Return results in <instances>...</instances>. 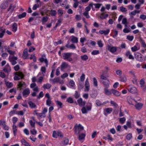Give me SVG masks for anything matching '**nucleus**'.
<instances>
[{
  "mask_svg": "<svg viewBox=\"0 0 146 146\" xmlns=\"http://www.w3.org/2000/svg\"><path fill=\"white\" fill-rule=\"evenodd\" d=\"M92 107V103L90 102H88L86 108L83 107L81 109V111L83 113H86L88 111L91 110Z\"/></svg>",
  "mask_w": 146,
  "mask_h": 146,
  "instance_id": "f257e3e1",
  "label": "nucleus"
},
{
  "mask_svg": "<svg viewBox=\"0 0 146 146\" xmlns=\"http://www.w3.org/2000/svg\"><path fill=\"white\" fill-rule=\"evenodd\" d=\"M74 132L76 135L79 134L80 132L84 130V127L80 124H76L74 127Z\"/></svg>",
  "mask_w": 146,
  "mask_h": 146,
  "instance_id": "f03ea898",
  "label": "nucleus"
},
{
  "mask_svg": "<svg viewBox=\"0 0 146 146\" xmlns=\"http://www.w3.org/2000/svg\"><path fill=\"white\" fill-rule=\"evenodd\" d=\"M72 54L71 53H64L62 54L63 58L64 60H67L69 62L72 61V59L70 57Z\"/></svg>",
  "mask_w": 146,
  "mask_h": 146,
  "instance_id": "7ed1b4c3",
  "label": "nucleus"
},
{
  "mask_svg": "<svg viewBox=\"0 0 146 146\" xmlns=\"http://www.w3.org/2000/svg\"><path fill=\"white\" fill-rule=\"evenodd\" d=\"M24 76V75L21 72H17L16 73L15 76H14L15 80H18L23 78Z\"/></svg>",
  "mask_w": 146,
  "mask_h": 146,
  "instance_id": "20e7f679",
  "label": "nucleus"
},
{
  "mask_svg": "<svg viewBox=\"0 0 146 146\" xmlns=\"http://www.w3.org/2000/svg\"><path fill=\"white\" fill-rule=\"evenodd\" d=\"M106 48L108 51L112 53L115 52L117 50L116 47L113 46L109 44L107 45Z\"/></svg>",
  "mask_w": 146,
  "mask_h": 146,
  "instance_id": "39448f33",
  "label": "nucleus"
},
{
  "mask_svg": "<svg viewBox=\"0 0 146 146\" xmlns=\"http://www.w3.org/2000/svg\"><path fill=\"white\" fill-rule=\"evenodd\" d=\"M17 58L15 56H13L11 57H10L9 58V60L13 65H14L17 63V62L16 61V60H17Z\"/></svg>",
  "mask_w": 146,
  "mask_h": 146,
  "instance_id": "423d86ee",
  "label": "nucleus"
},
{
  "mask_svg": "<svg viewBox=\"0 0 146 146\" xmlns=\"http://www.w3.org/2000/svg\"><path fill=\"white\" fill-rule=\"evenodd\" d=\"M127 89L129 92L132 94L135 93L137 92V89L134 87L132 86L130 87V86H128L127 87Z\"/></svg>",
  "mask_w": 146,
  "mask_h": 146,
  "instance_id": "0eeeda50",
  "label": "nucleus"
},
{
  "mask_svg": "<svg viewBox=\"0 0 146 146\" xmlns=\"http://www.w3.org/2000/svg\"><path fill=\"white\" fill-rule=\"evenodd\" d=\"M85 88L84 91L85 92L88 91L90 90V84L88 78L86 79L85 81Z\"/></svg>",
  "mask_w": 146,
  "mask_h": 146,
  "instance_id": "6e6552de",
  "label": "nucleus"
},
{
  "mask_svg": "<svg viewBox=\"0 0 146 146\" xmlns=\"http://www.w3.org/2000/svg\"><path fill=\"white\" fill-rule=\"evenodd\" d=\"M78 105L80 106H84L85 105L86 102L85 101H83L82 98H80L77 100Z\"/></svg>",
  "mask_w": 146,
  "mask_h": 146,
  "instance_id": "1a4fd4ad",
  "label": "nucleus"
},
{
  "mask_svg": "<svg viewBox=\"0 0 146 146\" xmlns=\"http://www.w3.org/2000/svg\"><path fill=\"white\" fill-rule=\"evenodd\" d=\"M16 7L15 5H13L12 4H11L8 9L7 11H10L11 13L14 11L15 8Z\"/></svg>",
  "mask_w": 146,
  "mask_h": 146,
  "instance_id": "9d476101",
  "label": "nucleus"
},
{
  "mask_svg": "<svg viewBox=\"0 0 146 146\" xmlns=\"http://www.w3.org/2000/svg\"><path fill=\"white\" fill-rule=\"evenodd\" d=\"M136 58L140 62H142L144 60L141 54L139 53H138V54L136 55Z\"/></svg>",
  "mask_w": 146,
  "mask_h": 146,
  "instance_id": "9b49d317",
  "label": "nucleus"
},
{
  "mask_svg": "<svg viewBox=\"0 0 146 146\" xmlns=\"http://www.w3.org/2000/svg\"><path fill=\"white\" fill-rule=\"evenodd\" d=\"M111 91L112 93H113V94L115 96H119L121 94V93L120 92L114 89H111Z\"/></svg>",
  "mask_w": 146,
  "mask_h": 146,
  "instance_id": "f8f14e48",
  "label": "nucleus"
},
{
  "mask_svg": "<svg viewBox=\"0 0 146 146\" xmlns=\"http://www.w3.org/2000/svg\"><path fill=\"white\" fill-rule=\"evenodd\" d=\"M110 32V30L108 29H107V30H100L99 31V33L100 34H104L105 35H107Z\"/></svg>",
  "mask_w": 146,
  "mask_h": 146,
  "instance_id": "ddd939ff",
  "label": "nucleus"
},
{
  "mask_svg": "<svg viewBox=\"0 0 146 146\" xmlns=\"http://www.w3.org/2000/svg\"><path fill=\"white\" fill-rule=\"evenodd\" d=\"M94 5L95 8L96 9H99L100 8V7L102 5L100 3H97V4H93L92 3H91L89 4V6L91 7H92L93 5Z\"/></svg>",
  "mask_w": 146,
  "mask_h": 146,
  "instance_id": "4468645a",
  "label": "nucleus"
},
{
  "mask_svg": "<svg viewBox=\"0 0 146 146\" xmlns=\"http://www.w3.org/2000/svg\"><path fill=\"white\" fill-rule=\"evenodd\" d=\"M127 101L128 102L129 104H133V102L134 100L132 99L131 96H128L127 97ZM135 102H136L137 101L135 100H134Z\"/></svg>",
  "mask_w": 146,
  "mask_h": 146,
  "instance_id": "2eb2a0df",
  "label": "nucleus"
},
{
  "mask_svg": "<svg viewBox=\"0 0 146 146\" xmlns=\"http://www.w3.org/2000/svg\"><path fill=\"white\" fill-rule=\"evenodd\" d=\"M71 41L72 43H77L78 41V38L76 37L72 36H71Z\"/></svg>",
  "mask_w": 146,
  "mask_h": 146,
  "instance_id": "dca6fc26",
  "label": "nucleus"
},
{
  "mask_svg": "<svg viewBox=\"0 0 146 146\" xmlns=\"http://www.w3.org/2000/svg\"><path fill=\"white\" fill-rule=\"evenodd\" d=\"M68 64L67 63H66L65 62H63L62 65H61V70H62L63 69H66L67 68L68 66Z\"/></svg>",
  "mask_w": 146,
  "mask_h": 146,
  "instance_id": "f3484780",
  "label": "nucleus"
},
{
  "mask_svg": "<svg viewBox=\"0 0 146 146\" xmlns=\"http://www.w3.org/2000/svg\"><path fill=\"white\" fill-rule=\"evenodd\" d=\"M8 5V3L7 1L3 3L1 6V8L3 9H5L7 7Z\"/></svg>",
  "mask_w": 146,
  "mask_h": 146,
  "instance_id": "a211bd4d",
  "label": "nucleus"
},
{
  "mask_svg": "<svg viewBox=\"0 0 146 146\" xmlns=\"http://www.w3.org/2000/svg\"><path fill=\"white\" fill-rule=\"evenodd\" d=\"M30 93V91L28 88L25 89L23 92V96L26 95H29Z\"/></svg>",
  "mask_w": 146,
  "mask_h": 146,
  "instance_id": "6ab92c4d",
  "label": "nucleus"
},
{
  "mask_svg": "<svg viewBox=\"0 0 146 146\" xmlns=\"http://www.w3.org/2000/svg\"><path fill=\"white\" fill-rule=\"evenodd\" d=\"M143 106V104L141 103H138L137 102L136 104L135 105V107L137 110L141 109Z\"/></svg>",
  "mask_w": 146,
  "mask_h": 146,
  "instance_id": "aec40b11",
  "label": "nucleus"
},
{
  "mask_svg": "<svg viewBox=\"0 0 146 146\" xmlns=\"http://www.w3.org/2000/svg\"><path fill=\"white\" fill-rule=\"evenodd\" d=\"M51 87V85L49 84H44L43 88L44 89H49Z\"/></svg>",
  "mask_w": 146,
  "mask_h": 146,
  "instance_id": "412c9836",
  "label": "nucleus"
},
{
  "mask_svg": "<svg viewBox=\"0 0 146 146\" xmlns=\"http://www.w3.org/2000/svg\"><path fill=\"white\" fill-rule=\"evenodd\" d=\"M39 60L41 62H43V61H44V62L46 63V67L48 66V61L47 59H44L42 57V58H39Z\"/></svg>",
  "mask_w": 146,
  "mask_h": 146,
  "instance_id": "4be33fe9",
  "label": "nucleus"
},
{
  "mask_svg": "<svg viewBox=\"0 0 146 146\" xmlns=\"http://www.w3.org/2000/svg\"><path fill=\"white\" fill-rule=\"evenodd\" d=\"M17 30V24L16 23H14L12 25V31L15 32Z\"/></svg>",
  "mask_w": 146,
  "mask_h": 146,
  "instance_id": "5701e85b",
  "label": "nucleus"
},
{
  "mask_svg": "<svg viewBox=\"0 0 146 146\" xmlns=\"http://www.w3.org/2000/svg\"><path fill=\"white\" fill-rule=\"evenodd\" d=\"M85 137V135L84 133H82L79 135L78 138L79 140L81 141L83 139H84Z\"/></svg>",
  "mask_w": 146,
  "mask_h": 146,
  "instance_id": "b1692460",
  "label": "nucleus"
},
{
  "mask_svg": "<svg viewBox=\"0 0 146 146\" xmlns=\"http://www.w3.org/2000/svg\"><path fill=\"white\" fill-rule=\"evenodd\" d=\"M21 141L22 144L24 145L25 146H31L24 139H22Z\"/></svg>",
  "mask_w": 146,
  "mask_h": 146,
  "instance_id": "393cba45",
  "label": "nucleus"
},
{
  "mask_svg": "<svg viewBox=\"0 0 146 146\" xmlns=\"http://www.w3.org/2000/svg\"><path fill=\"white\" fill-rule=\"evenodd\" d=\"M103 83L104 85L106 86V88H107L109 87L110 82L108 80H105Z\"/></svg>",
  "mask_w": 146,
  "mask_h": 146,
  "instance_id": "a878e982",
  "label": "nucleus"
},
{
  "mask_svg": "<svg viewBox=\"0 0 146 146\" xmlns=\"http://www.w3.org/2000/svg\"><path fill=\"white\" fill-rule=\"evenodd\" d=\"M5 84L6 86L8 88H10L12 87L13 86V84L12 83L9 82L5 81Z\"/></svg>",
  "mask_w": 146,
  "mask_h": 146,
  "instance_id": "bb28decb",
  "label": "nucleus"
},
{
  "mask_svg": "<svg viewBox=\"0 0 146 146\" xmlns=\"http://www.w3.org/2000/svg\"><path fill=\"white\" fill-rule=\"evenodd\" d=\"M139 49V47L135 45L131 48V50L133 52H135Z\"/></svg>",
  "mask_w": 146,
  "mask_h": 146,
  "instance_id": "cd10ccee",
  "label": "nucleus"
},
{
  "mask_svg": "<svg viewBox=\"0 0 146 146\" xmlns=\"http://www.w3.org/2000/svg\"><path fill=\"white\" fill-rule=\"evenodd\" d=\"M104 91L105 94L107 95H110L111 94L112 92L111 90L109 91L107 88H105Z\"/></svg>",
  "mask_w": 146,
  "mask_h": 146,
  "instance_id": "c85d7f7f",
  "label": "nucleus"
},
{
  "mask_svg": "<svg viewBox=\"0 0 146 146\" xmlns=\"http://www.w3.org/2000/svg\"><path fill=\"white\" fill-rule=\"evenodd\" d=\"M80 57L81 59L84 61H86L88 58V56L86 54L81 56Z\"/></svg>",
  "mask_w": 146,
  "mask_h": 146,
  "instance_id": "c756f323",
  "label": "nucleus"
},
{
  "mask_svg": "<svg viewBox=\"0 0 146 146\" xmlns=\"http://www.w3.org/2000/svg\"><path fill=\"white\" fill-rule=\"evenodd\" d=\"M28 104L31 108H35L36 106L35 104L32 101H30L29 102Z\"/></svg>",
  "mask_w": 146,
  "mask_h": 146,
  "instance_id": "7c9ffc66",
  "label": "nucleus"
},
{
  "mask_svg": "<svg viewBox=\"0 0 146 146\" xmlns=\"http://www.w3.org/2000/svg\"><path fill=\"white\" fill-rule=\"evenodd\" d=\"M68 84L71 87H75V83L72 80H70Z\"/></svg>",
  "mask_w": 146,
  "mask_h": 146,
  "instance_id": "2f4dec72",
  "label": "nucleus"
},
{
  "mask_svg": "<svg viewBox=\"0 0 146 146\" xmlns=\"http://www.w3.org/2000/svg\"><path fill=\"white\" fill-rule=\"evenodd\" d=\"M46 104L48 106H52V105L51 99H47L46 101Z\"/></svg>",
  "mask_w": 146,
  "mask_h": 146,
  "instance_id": "473e14b6",
  "label": "nucleus"
},
{
  "mask_svg": "<svg viewBox=\"0 0 146 146\" xmlns=\"http://www.w3.org/2000/svg\"><path fill=\"white\" fill-rule=\"evenodd\" d=\"M26 15V13L25 12H24L21 14L19 15H18L19 18L20 19L25 17Z\"/></svg>",
  "mask_w": 146,
  "mask_h": 146,
  "instance_id": "72a5a7b5",
  "label": "nucleus"
},
{
  "mask_svg": "<svg viewBox=\"0 0 146 146\" xmlns=\"http://www.w3.org/2000/svg\"><path fill=\"white\" fill-rule=\"evenodd\" d=\"M13 127L14 135L15 136L17 131V126L15 124H13Z\"/></svg>",
  "mask_w": 146,
  "mask_h": 146,
  "instance_id": "f704fd0d",
  "label": "nucleus"
},
{
  "mask_svg": "<svg viewBox=\"0 0 146 146\" xmlns=\"http://www.w3.org/2000/svg\"><path fill=\"white\" fill-rule=\"evenodd\" d=\"M50 81H52L54 83L58 82L60 81V80L58 78H55L51 80V79L50 80Z\"/></svg>",
  "mask_w": 146,
  "mask_h": 146,
  "instance_id": "c9c22d12",
  "label": "nucleus"
},
{
  "mask_svg": "<svg viewBox=\"0 0 146 146\" xmlns=\"http://www.w3.org/2000/svg\"><path fill=\"white\" fill-rule=\"evenodd\" d=\"M107 113H110L112 111V109L111 108H107L104 110Z\"/></svg>",
  "mask_w": 146,
  "mask_h": 146,
  "instance_id": "e433bc0d",
  "label": "nucleus"
},
{
  "mask_svg": "<svg viewBox=\"0 0 146 146\" xmlns=\"http://www.w3.org/2000/svg\"><path fill=\"white\" fill-rule=\"evenodd\" d=\"M25 83L23 82H20L19 83L18 85L19 88H20L21 89H22V87L24 85H25Z\"/></svg>",
  "mask_w": 146,
  "mask_h": 146,
  "instance_id": "4c0bfd02",
  "label": "nucleus"
},
{
  "mask_svg": "<svg viewBox=\"0 0 146 146\" xmlns=\"http://www.w3.org/2000/svg\"><path fill=\"white\" fill-rule=\"evenodd\" d=\"M8 50L7 51L9 53L10 55H13L16 54L15 52L14 51H12L10 50H9V47L7 48Z\"/></svg>",
  "mask_w": 146,
  "mask_h": 146,
  "instance_id": "58836bf2",
  "label": "nucleus"
},
{
  "mask_svg": "<svg viewBox=\"0 0 146 146\" xmlns=\"http://www.w3.org/2000/svg\"><path fill=\"white\" fill-rule=\"evenodd\" d=\"M48 17L47 16H45L43 17L42 19V22L43 23L47 22L48 21Z\"/></svg>",
  "mask_w": 146,
  "mask_h": 146,
  "instance_id": "ea45409f",
  "label": "nucleus"
},
{
  "mask_svg": "<svg viewBox=\"0 0 146 146\" xmlns=\"http://www.w3.org/2000/svg\"><path fill=\"white\" fill-rule=\"evenodd\" d=\"M36 115L38 116H39L40 117H45V115L43 113H36Z\"/></svg>",
  "mask_w": 146,
  "mask_h": 146,
  "instance_id": "a19ab883",
  "label": "nucleus"
},
{
  "mask_svg": "<svg viewBox=\"0 0 146 146\" xmlns=\"http://www.w3.org/2000/svg\"><path fill=\"white\" fill-rule=\"evenodd\" d=\"M67 101L70 103H73L74 102L72 99L70 97H69L67 99Z\"/></svg>",
  "mask_w": 146,
  "mask_h": 146,
  "instance_id": "79ce46f5",
  "label": "nucleus"
},
{
  "mask_svg": "<svg viewBox=\"0 0 146 146\" xmlns=\"http://www.w3.org/2000/svg\"><path fill=\"white\" fill-rule=\"evenodd\" d=\"M125 121V118L124 117L120 118L119 119V122L122 124L124 123Z\"/></svg>",
  "mask_w": 146,
  "mask_h": 146,
  "instance_id": "37998d69",
  "label": "nucleus"
},
{
  "mask_svg": "<svg viewBox=\"0 0 146 146\" xmlns=\"http://www.w3.org/2000/svg\"><path fill=\"white\" fill-rule=\"evenodd\" d=\"M127 38L129 40L131 41L133 38V36L128 35L127 36Z\"/></svg>",
  "mask_w": 146,
  "mask_h": 146,
  "instance_id": "c03bdc74",
  "label": "nucleus"
},
{
  "mask_svg": "<svg viewBox=\"0 0 146 146\" xmlns=\"http://www.w3.org/2000/svg\"><path fill=\"white\" fill-rule=\"evenodd\" d=\"M126 139L128 140H130L132 137V134L131 133L128 134L126 136Z\"/></svg>",
  "mask_w": 146,
  "mask_h": 146,
  "instance_id": "a18cd8bd",
  "label": "nucleus"
},
{
  "mask_svg": "<svg viewBox=\"0 0 146 146\" xmlns=\"http://www.w3.org/2000/svg\"><path fill=\"white\" fill-rule=\"evenodd\" d=\"M44 96V94L42 92H41L39 95L37 96L38 99H40V98Z\"/></svg>",
  "mask_w": 146,
  "mask_h": 146,
  "instance_id": "49530a36",
  "label": "nucleus"
},
{
  "mask_svg": "<svg viewBox=\"0 0 146 146\" xmlns=\"http://www.w3.org/2000/svg\"><path fill=\"white\" fill-rule=\"evenodd\" d=\"M103 14L102 13L101 14V15L100 17V18L102 19H105L108 16V14H106L104 16H103Z\"/></svg>",
  "mask_w": 146,
  "mask_h": 146,
  "instance_id": "de8ad7c7",
  "label": "nucleus"
},
{
  "mask_svg": "<svg viewBox=\"0 0 146 146\" xmlns=\"http://www.w3.org/2000/svg\"><path fill=\"white\" fill-rule=\"evenodd\" d=\"M93 55H96L99 53V51L98 50H94L91 53Z\"/></svg>",
  "mask_w": 146,
  "mask_h": 146,
  "instance_id": "09e8293b",
  "label": "nucleus"
},
{
  "mask_svg": "<svg viewBox=\"0 0 146 146\" xmlns=\"http://www.w3.org/2000/svg\"><path fill=\"white\" fill-rule=\"evenodd\" d=\"M52 136L54 138H57L58 137V132L56 133V131H54L52 134Z\"/></svg>",
  "mask_w": 146,
  "mask_h": 146,
  "instance_id": "8fccbe9b",
  "label": "nucleus"
},
{
  "mask_svg": "<svg viewBox=\"0 0 146 146\" xmlns=\"http://www.w3.org/2000/svg\"><path fill=\"white\" fill-rule=\"evenodd\" d=\"M30 132L33 135H36L37 133L35 129L31 130Z\"/></svg>",
  "mask_w": 146,
  "mask_h": 146,
  "instance_id": "3c124183",
  "label": "nucleus"
},
{
  "mask_svg": "<svg viewBox=\"0 0 146 146\" xmlns=\"http://www.w3.org/2000/svg\"><path fill=\"white\" fill-rule=\"evenodd\" d=\"M51 15L52 16H55L56 14L55 10H52L50 11Z\"/></svg>",
  "mask_w": 146,
  "mask_h": 146,
  "instance_id": "603ef678",
  "label": "nucleus"
},
{
  "mask_svg": "<svg viewBox=\"0 0 146 146\" xmlns=\"http://www.w3.org/2000/svg\"><path fill=\"white\" fill-rule=\"evenodd\" d=\"M94 84L95 86H98V82L96 79L95 78H93Z\"/></svg>",
  "mask_w": 146,
  "mask_h": 146,
  "instance_id": "864d4df0",
  "label": "nucleus"
},
{
  "mask_svg": "<svg viewBox=\"0 0 146 146\" xmlns=\"http://www.w3.org/2000/svg\"><path fill=\"white\" fill-rule=\"evenodd\" d=\"M85 78V75L84 74H82L81 76L80 77V80L82 82H83Z\"/></svg>",
  "mask_w": 146,
  "mask_h": 146,
  "instance_id": "5fc2aeb1",
  "label": "nucleus"
},
{
  "mask_svg": "<svg viewBox=\"0 0 146 146\" xmlns=\"http://www.w3.org/2000/svg\"><path fill=\"white\" fill-rule=\"evenodd\" d=\"M31 125L33 127H35V122H33L32 120H30L29 121Z\"/></svg>",
  "mask_w": 146,
  "mask_h": 146,
  "instance_id": "6e6d98bb",
  "label": "nucleus"
},
{
  "mask_svg": "<svg viewBox=\"0 0 146 146\" xmlns=\"http://www.w3.org/2000/svg\"><path fill=\"white\" fill-rule=\"evenodd\" d=\"M75 97L77 99L80 96V94L78 93V92L77 91H75V94L74 95Z\"/></svg>",
  "mask_w": 146,
  "mask_h": 146,
  "instance_id": "4d7b16f0",
  "label": "nucleus"
},
{
  "mask_svg": "<svg viewBox=\"0 0 146 146\" xmlns=\"http://www.w3.org/2000/svg\"><path fill=\"white\" fill-rule=\"evenodd\" d=\"M121 81L122 82H125L126 81V77L125 76H123L121 77Z\"/></svg>",
  "mask_w": 146,
  "mask_h": 146,
  "instance_id": "13d9d810",
  "label": "nucleus"
},
{
  "mask_svg": "<svg viewBox=\"0 0 146 146\" xmlns=\"http://www.w3.org/2000/svg\"><path fill=\"white\" fill-rule=\"evenodd\" d=\"M8 54L7 53L4 52L2 54L1 56L3 59H5L8 56Z\"/></svg>",
  "mask_w": 146,
  "mask_h": 146,
  "instance_id": "bf43d9fd",
  "label": "nucleus"
},
{
  "mask_svg": "<svg viewBox=\"0 0 146 146\" xmlns=\"http://www.w3.org/2000/svg\"><path fill=\"white\" fill-rule=\"evenodd\" d=\"M100 78L102 80H108L107 78L104 76V74H102L100 76Z\"/></svg>",
  "mask_w": 146,
  "mask_h": 146,
  "instance_id": "052dcab7",
  "label": "nucleus"
},
{
  "mask_svg": "<svg viewBox=\"0 0 146 146\" xmlns=\"http://www.w3.org/2000/svg\"><path fill=\"white\" fill-rule=\"evenodd\" d=\"M98 44L100 47H102L103 46V44H102V41L101 40H99L98 42Z\"/></svg>",
  "mask_w": 146,
  "mask_h": 146,
  "instance_id": "680f3d73",
  "label": "nucleus"
},
{
  "mask_svg": "<svg viewBox=\"0 0 146 146\" xmlns=\"http://www.w3.org/2000/svg\"><path fill=\"white\" fill-rule=\"evenodd\" d=\"M38 7L39 5L38 4H35L33 7V9L35 10Z\"/></svg>",
  "mask_w": 146,
  "mask_h": 146,
  "instance_id": "e2e57ef3",
  "label": "nucleus"
},
{
  "mask_svg": "<svg viewBox=\"0 0 146 146\" xmlns=\"http://www.w3.org/2000/svg\"><path fill=\"white\" fill-rule=\"evenodd\" d=\"M83 15L85 16L87 18H89L90 17L88 15V12H85L83 13Z\"/></svg>",
  "mask_w": 146,
  "mask_h": 146,
  "instance_id": "0e129e2a",
  "label": "nucleus"
},
{
  "mask_svg": "<svg viewBox=\"0 0 146 146\" xmlns=\"http://www.w3.org/2000/svg\"><path fill=\"white\" fill-rule=\"evenodd\" d=\"M56 103L57 105L58 106H60V108H62V104L61 102H60L59 101H56Z\"/></svg>",
  "mask_w": 146,
  "mask_h": 146,
  "instance_id": "69168bd1",
  "label": "nucleus"
},
{
  "mask_svg": "<svg viewBox=\"0 0 146 146\" xmlns=\"http://www.w3.org/2000/svg\"><path fill=\"white\" fill-rule=\"evenodd\" d=\"M17 111H16L15 110H12L11 111L10 113H9V115L10 116L12 115L13 114H17Z\"/></svg>",
  "mask_w": 146,
  "mask_h": 146,
  "instance_id": "338daca9",
  "label": "nucleus"
},
{
  "mask_svg": "<svg viewBox=\"0 0 146 146\" xmlns=\"http://www.w3.org/2000/svg\"><path fill=\"white\" fill-rule=\"evenodd\" d=\"M68 76V75L67 73H65L64 74H63L61 76V77L62 78L64 79L66 77H67Z\"/></svg>",
  "mask_w": 146,
  "mask_h": 146,
  "instance_id": "774afa93",
  "label": "nucleus"
}]
</instances>
